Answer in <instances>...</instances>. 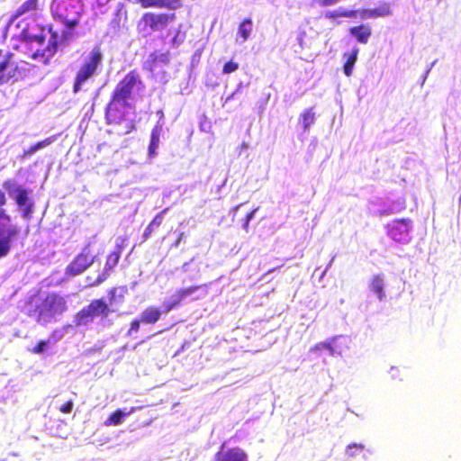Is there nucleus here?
Listing matches in <instances>:
<instances>
[{"instance_id":"nucleus-34","label":"nucleus","mask_w":461,"mask_h":461,"mask_svg":"<svg viewBox=\"0 0 461 461\" xmlns=\"http://www.w3.org/2000/svg\"><path fill=\"white\" fill-rule=\"evenodd\" d=\"M314 348L318 349V350L327 349L330 352L331 355H335V353H336L332 345L330 343H327V342H321V343L315 345Z\"/></svg>"},{"instance_id":"nucleus-10","label":"nucleus","mask_w":461,"mask_h":461,"mask_svg":"<svg viewBox=\"0 0 461 461\" xmlns=\"http://www.w3.org/2000/svg\"><path fill=\"white\" fill-rule=\"evenodd\" d=\"M124 248L125 240L121 239L120 242L116 243L114 249L106 256L104 267L103 271L97 276V277L94 278L90 276L86 277L88 286H98L108 279V277L114 271L116 266L118 265Z\"/></svg>"},{"instance_id":"nucleus-16","label":"nucleus","mask_w":461,"mask_h":461,"mask_svg":"<svg viewBox=\"0 0 461 461\" xmlns=\"http://www.w3.org/2000/svg\"><path fill=\"white\" fill-rule=\"evenodd\" d=\"M169 61L168 52L158 53V51H153L149 54L147 59L142 64V68L144 70L153 72L158 64H168Z\"/></svg>"},{"instance_id":"nucleus-42","label":"nucleus","mask_w":461,"mask_h":461,"mask_svg":"<svg viewBox=\"0 0 461 461\" xmlns=\"http://www.w3.org/2000/svg\"><path fill=\"white\" fill-rule=\"evenodd\" d=\"M1 461H9L8 459H5V460H1Z\"/></svg>"},{"instance_id":"nucleus-8","label":"nucleus","mask_w":461,"mask_h":461,"mask_svg":"<svg viewBox=\"0 0 461 461\" xmlns=\"http://www.w3.org/2000/svg\"><path fill=\"white\" fill-rule=\"evenodd\" d=\"M143 88L144 83L140 73L136 69H132L117 83L111 95L126 103H131L133 99V91H140Z\"/></svg>"},{"instance_id":"nucleus-1","label":"nucleus","mask_w":461,"mask_h":461,"mask_svg":"<svg viewBox=\"0 0 461 461\" xmlns=\"http://www.w3.org/2000/svg\"><path fill=\"white\" fill-rule=\"evenodd\" d=\"M47 32L50 33L47 46L42 50V52H34L32 55L33 59H37L39 56H41L48 60L57 53L59 47L58 33L52 31L51 26L46 27L44 25L36 23L34 21H32V23H28L22 30L21 36L23 40L28 42H37L41 45L44 43Z\"/></svg>"},{"instance_id":"nucleus-28","label":"nucleus","mask_w":461,"mask_h":461,"mask_svg":"<svg viewBox=\"0 0 461 461\" xmlns=\"http://www.w3.org/2000/svg\"><path fill=\"white\" fill-rule=\"evenodd\" d=\"M252 20L250 18H245L239 25L238 33L240 34L242 41H246L250 34V26Z\"/></svg>"},{"instance_id":"nucleus-12","label":"nucleus","mask_w":461,"mask_h":461,"mask_svg":"<svg viewBox=\"0 0 461 461\" xmlns=\"http://www.w3.org/2000/svg\"><path fill=\"white\" fill-rule=\"evenodd\" d=\"M200 286L194 285L190 286L186 288H181L179 289L176 294H175V298L172 302L164 303L162 305V309L158 310L153 307L149 308L144 312V317H159L161 313H167L170 310L174 309L175 307L178 306L181 303V301L188 296L194 294L197 289H199Z\"/></svg>"},{"instance_id":"nucleus-36","label":"nucleus","mask_w":461,"mask_h":461,"mask_svg":"<svg viewBox=\"0 0 461 461\" xmlns=\"http://www.w3.org/2000/svg\"><path fill=\"white\" fill-rule=\"evenodd\" d=\"M404 209V206L402 205L399 209L397 210H393V209H385V210H383L381 212V214H385V215H388V214H391V213H394V212H401L402 210Z\"/></svg>"},{"instance_id":"nucleus-11","label":"nucleus","mask_w":461,"mask_h":461,"mask_svg":"<svg viewBox=\"0 0 461 461\" xmlns=\"http://www.w3.org/2000/svg\"><path fill=\"white\" fill-rule=\"evenodd\" d=\"M95 262V256L91 251V244L87 243L81 251L67 266L65 275L68 277L76 276L85 272Z\"/></svg>"},{"instance_id":"nucleus-39","label":"nucleus","mask_w":461,"mask_h":461,"mask_svg":"<svg viewBox=\"0 0 461 461\" xmlns=\"http://www.w3.org/2000/svg\"><path fill=\"white\" fill-rule=\"evenodd\" d=\"M258 210V208H255L253 209L252 211H250L249 213H247V215L245 216V218H247L249 221L253 219L254 215H255V212Z\"/></svg>"},{"instance_id":"nucleus-7","label":"nucleus","mask_w":461,"mask_h":461,"mask_svg":"<svg viewBox=\"0 0 461 461\" xmlns=\"http://www.w3.org/2000/svg\"><path fill=\"white\" fill-rule=\"evenodd\" d=\"M176 20L175 13L146 12L140 18L137 28L139 32L149 35L167 30Z\"/></svg>"},{"instance_id":"nucleus-33","label":"nucleus","mask_w":461,"mask_h":461,"mask_svg":"<svg viewBox=\"0 0 461 461\" xmlns=\"http://www.w3.org/2000/svg\"><path fill=\"white\" fill-rule=\"evenodd\" d=\"M73 407H74V402L73 400H68V402H66L64 404H62L60 407H59V411L64 413V414H68L72 411L73 410Z\"/></svg>"},{"instance_id":"nucleus-21","label":"nucleus","mask_w":461,"mask_h":461,"mask_svg":"<svg viewBox=\"0 0 461 461\" xmlns=\"http://www.w3.org/2000/svg\"><path fill=\"white\" fill-rule=\"evenodd\" d=\"M39 9V0H26L14 10L12 14V20L14 21L24 14L35 12Z\"/></svg>"},{"instance_id":"nucleus-30","label":"nucleus","mask_w":461,"mask_h":461,"mask_svg":"<svg viewBox=\"0 0 461 461\" xmlns=\"http://www.w3.org/2000/svg\"><path fill=\"white\" fill-rule=\"evenodd\" d=\"M357 11H348V10H342V11H331L327 12L325 14V17L328 19H335L338 17H354L356 16Z\"/></svg>"},{"instance_id":"nucleus-18","label":"nucleus","mask_w":461,"mask_h":461,"mask_svg":"<svg viewBox=\"0 0 461 461\" xmlns=\"http://www.w3.org/2000/svg\"><path fill=\"white\" fill-rule=\"evenodd\" d=\"M362 19L377 18L388 16L392 14L390 4L387 2L382 3L379 6L373 9H362L357 11Z\"/></svg>"},{"instance_id":"nucleus-37","label":"nucleus","mask_w":461,"mask_h":461,"mask_svg":"<svg viewBox=\"0 0 461 461\" xmlns=\"http://www.w3.org/2000/svg\"><path fill=\"white\" fill-rule=\"evenodd\" d=\"M184 236H185L184 232H180L178 234L176 240L172 244V247L177 248L179 246L180 242L182 241Z\"/></svg>"},{"instance_id":"nucleus-40","label":"nucleus","mask_w":461,"mask_h":461,"mask_svg":"<svg viewBox=\"0 0 461 461\" xmlns=\"http://www.w3.org/2000/svg\"><path fill=\"white\" fill-rule=\"evenodd\" d=\"M10 461H18V459L15 455H12Z\"/></svg>"},{"instance_id":"nucleus-24","label":"nucleus","mask_w":461,"mask_h":461,"mask_svg":"<svg viewBox=\"0 0 461 461\" xmlns=\"http://www.w3.org/2000/svg\"><path fill=\"white\" fill-rule=\"evenodd\" d=\"M358 51L357 48H354L350 52L344 53L346 61L343 65V71L347 77H350L352 75L355 63L357 59Z\"/></svg>"},{"instance_id":"nucleus-38","label":"nucleus","mask_w":461,"mask_h":461,"mask_svg":"<svg viewBox=\"0 0 461 461\" xmlns=\"http://www.w3.org/2000/svg\"><path fill=\"white\" fill-rule=\"evenodd\" d=\"M242 228L244 229V230L246 232H249V221L244 217V219L242 220Z\"/></svg>"},{"instance_id":"nucleus-5","label":"nucleus","mask_w":461,"mask_h":461,"mask_svg":"<svg viewBox=\"0 0 461 461\" xmlns=\"http://www.w3.org/2000/svg\"><path fill=\"white\" fill-rule=\"evenodd\" d=\"M131 103H126L114 96L110 97L104 110V117L108 125H120L124 122V134H129L136 130L135 121L126 119V109L132 108Z\"/></svg>"},{"instance_id":"nucleus-14","label":"nucleus","mask_w":461,"mask_h":461,"mask_svg":"<svg viewBox=\"0 0 461 461\" xmlns=\"http://www.w3.org/2000/svg\"><path fill=\"white\" fill-rule=\"evenodd\" d=\"M41 308L50 315L62 314L67 310L66 300L59 294H49L44 298Z\"/></svg>"},{"instance_id":"nucleus-27","label":"nucleus","mask_w":461,"mask_h":461,"mask_svg":"<svg viewBox=\"0 0 461 461\" xmlns=\"http://www.w3.org/2000/svg\"><path fill=\"white\" fill-rule=\"evenodd\" d=\"M299 119L302 122L303 128L304 131L309 130L311 125L314 122L315 113L312 108H309L304 110L301 114Z\"/></svg>"},{"instance_id":"nucleus-31","label":"nucleus","mask_w":461,"mask_h":461,"mask_svg":"<svg viewBox=\"0 0 461 461\" xmlns=\"http://www.w3.org/2000/svg\"><path fill=\"white\" fill-rule=\"evenodd\" d=\"M239 68H240L239 63L230 59L223 65L222 73L223 74H230V73L236 71L237 69H239Z\"/></svg>"},{"instance_id":"nucleus-3","label":"nucleus","mask_w":461,"mask_h":461,"mask_svg":"<svg viewBox=\"0 0 461 461\" xmlns=\"http://www.w3.org/2000/svg\"><path fill=\"white\" fill-rule=\"evenodd\" d=\"M107 295L108 302L104 298L95 299L77 313V317H107L118 312L119 306L124 302L123 294H118V288L112 287Z\"/></svg>"},{"instance_id":"nucleus-35","label":"nucleus","mask_w":461,"mask_h":461,"mask_svg":"<svg viewBox=\"0 0 461 461\" xmlns=\"http://www.w3.org/2000/svg\"><path fill=\"white\" fill-rule=\"evenodd\" d=\"M312 2L318 4L321 6H329L335 5L338 3V0H312Z\"/></svg>"},{"instance_id":"nucleus-29","label":"nucleus","mask_w":461,"mask_h":461,"mask_svg":"<svg viewBox=\"0 0 461 461\" xmlns=\"http://www.w3.org/2000/svg\"><path fill=\"white\" fill-rule=\"evenodd\" d=\"M127 414L125 412H123L122 410H116L114 412H113L109 418L107 419V420H105L104 424L106 426H110V425H114V426H117L119 424L122 423V419L126 416Z\"/></svg>"},{"instance_id":"nucleus-2","label":"nucleus","mask_w":461,"mask_h":461,"mask_svg":"<svg viewBox=\"0 0 461 461\" xmlns=\"http://www.w3.org/2000/svg\"><path fill=\"white\" fill-rule=\"evenodd\" d=\"M32 68L12 51L0 50V86L23 80L30 75Z\"/></svg>"},{"instance_id":"nucleus-25","label":"nucleus","mask_w":461,"mask_h":461,"mask_svg":"<svg viewBox=\"0 0 461 461\" xmlns=\"http://www.w3.org/2000/svg\"><path fill=\"white\" fill-rule=\"evenodd\" d=\"M57 139L56 135H52L49 138H46L43 140H41L34 145L31 146L28 149L23 150L22 158H26L34 154L37 150L43 149L50 144H52Z\"/></svg>"},{"instance_id":"nucleus-4","label":"nucleus","mask_w":461,"mask_h":461,"mask_svg":"<svg viewBox=\"0 0 461 461\" xmlns=\"http://www.w3.org/2000/svg\"><path fill=\"white\" fill-rule=\"evenodd\" d=\"M81 11L78 0H52L50 5L54 19L64 23L68 30H73L78 25Z\"/></svg>"},{"instance_id":"nucleus-41","label":"nucleus","mask_w":461,"mask_h":461,"mask_svg":"<svg viewBox=\"0 0 461 461\" xmlns=\"http://www.w3.org/2000/svg\"><path fill=\"white\" fill-rule=\"evenodd\" d=\"M243 203H240L235 207L236 210H238Z\"/></svg>"},{"instance_id":"nucleus-20","label":"nucleus","mask_w":461,"mask_h":461,"mask_svg":"<svg viewBox=\"0 0 461 461\" xmlns=\"http://www.w3.org/2000/svg\"><path fill=\"white\" fill-rule=\"evenodd\" d=\"M157 320L158 319H140V320H134L131 323V327H130V330H129V334L131 335L133 332H137L140 325H142V328H143V330L146 332L149 333V335H147V338L152 337L155 334H158V333L161 332L160 330H151L149 329V326L154 324Z\"/></svg>"},{"instance_id":"nucleus-32","label":"nucleus","mask_w":461,"mask_h":461,"mask_svg":"<svg viewBox=\"0 0 461 461\" xmlns=\"http://www.w3.org/2000/svg\"><path fill=\"white\" fill-rule=\"evenodd\" d=\"M47 345L48 341L41 340L31 349V352L33 354H40L44 351Z\"/></svg>"},{"instance_id":"nucleus-15","label":"nucleus","mask_w":461,"mask_h":461,"mask_svg":"<svg viewBox=\"0 0 461 461\" xmlns=\"http://www.w3.org/2000/svg\"><path fill=\"white\" fill-rule=\"evenodd\" d=\"M142 8L177 10L183 6V0H138Z\"/></svg>"},{"instance_id":"nucleus-13","label":"nucleus","mask_w":461,"mask_h":461,"mask_svg":"<svg viewBox=\"0 0 461 461\" xmlns=\"http://www.w3.org/2000/svg\"><path fill=\"white\" fill-rule=\"evenodd\" d=\"M411 228L412 221L411 219H396L387 224V233L395 241L406 242L410 240Z\"/></svg>"},{"instance_id":"nucleus-22","label":"nucleus","mask_w":461,"mask_h":461,"mask_svg":"<svg viewBox=\"0 0 461 461\" xmlns=\"http://www.w3.org/2000/svg\"><path fill=\"white\" fill-rule=\"evenodd\" d=\"M163 131V125L158 122L151 130L150 141L148 147L149 156L153 158L156 155L157 149L160 141V135Z\"/></svg>"},{"instance_id":"nucleus-6","label":"nucleus","mask_w":461,"mask_h":461,"mask_svg":"<svg viewBox=\"0 0 461 461\" xmlns=\"http://www.w3.org/2000/svg\"><path fill=\"white\" fill-rule=\"evenodd\" d=\"M103 58L99 47L91 50L75 74L73 93H78L82 89V86L97 73L99 67L102 65Z\"/></svg>"},{"instance_id":"nucleus-23","label":"nucleus","mask_w":461,"mask_h":461,"mask_svg":"<svg viewBox=\"0 0 461 461\" xmlns=\"http://www.w3.org/2000/svg\"><path fill=\"white\" fill-rule=\"evenodd\" d=\"M368 287L371 292L376 294L379 300H383L384 298V281L383 275L378 274L373 276L369 281Z\"/></svg>"},{"instance_id":"nucleus-9","label":"nucleus","mask_w":461,"mask_h":461,"mask_svg":"<svg viewBox=\"0 0 461 461\" xmlns=\"http://www.w3.org/2000/svg\"><path fill=\"white\" fill-rule=\"evenodd\" d=\"M3 187L8 194L14 198L16 205L22 210V216L30 219L33 212V203L30 200V191L18 185L14 179H6L3 182Z\"/></svg>"},{"instance_id":"nucleus-17","label":"nucleus","mask_w":461,"mask_h":461,"mask_svg":"<svg viewBox=\"0 0 461 461\" xmlns=\"http://www.w3.org/2000/svg\"><path fill=\"white\" fill-rule=\"evenodd\" d=\"M215 461H248V456L240 447H232L225 452L218 451L215 454Z\"/></svg>"},{"instance_id":"nucleus-19","label":"nucleus","mask_w":461,"mask_h":461,"mask_svg":"<svg viewBox=\"0 0 461 461\" xmlns=\"http://www.w3.org/2000/svg\"><path fill=\"white\" fill-rule=\"evenodd\" d=\"M349 33L362 44L367 43L372 35V29L368 24H360L349 28Z\"/></svg>"},{"instance_id":"nucleus-26","label":"nucleus","mask_w":461,"mask_h":461,"mask_svg":"<svg viewBox=\"0 0 461 461\" xmlns=\"http://www.w3.org/2000/svg\"><path fill=\"white\" fill-rule=\"evenodd\" d=\"M167 211V209L162 210L158 214H157L154 219L150 221V223L146 228L143 233V240H147L150 235L152 234L155 228H158L163 223V214Z\"/></svg>"}]
</instances>
